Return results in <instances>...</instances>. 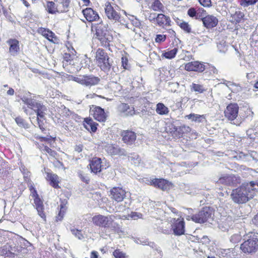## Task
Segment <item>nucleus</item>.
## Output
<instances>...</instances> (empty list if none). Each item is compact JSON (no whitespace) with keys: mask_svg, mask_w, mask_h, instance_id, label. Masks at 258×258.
I'll return each mask as SVG.
<instances>
[{"mask_svg":"<svg viewBox=\"0 0 258 258\" xmlns=\"http://www.w3.org/2000/svg\"><path fill=\"white\" fill-rule=\"evenodd\" d=\"M258 182L251 181L243 184L240 187L233 189L231 194L232 201L237 204L246 203L253 198L258 190Z\"/></svg>","mask_w":258,"mask_h":258,"instance_id":"obj_1","label":"nucleus"},{"mask_svg":"<svg viewBox=\"0 0 258 258\" xmlns=\"http://www.w3.org/2000/svg\"><path fill=\"white\" fill-rule=\"evenodd\" d=\"M116 216L113 215L107 216L102 215H97L92 218V222L97 226L110 229L111 231H116L118 228V225L114 222Z\"/></svg>","mask_w":258,"mask_h":258,"instance_id":"obj_2","label":"nucleus"},{"mask_svg":"<svg viewBox=\"0 0 258 258\" xmlns=\"http://www.w3.org/2000/svg\"><path fill=\"white\" fill-rule=\"evenodd\" d=\"M167 221L170 223L169 228L163 230L164 233L170 234L173 231L175 235H181L184 233V222L183 219L177 218L170 216L167 217Z\"/></svg>","mask_w":258,"mask_h":258,"instance_id":"obj_3","label":"nucleus"},{"mask_svg":"<svg viewBox=\"0 0 258 258\" xmlns=\"http://www.w3.org/2000/svg\"><path fill=\"white\" fill-rule=\"evenodd\" d=\"M96 63L104 72L110 71L112 61L110 60L108 54L102 49L99 48L96 52Z\"/></svg>","mask_w":258,"mask_h":258,"instance_id":"obj_4","label":"nucleus"},{"mask_svg":"<svg viewBox=\"0 0 258 258\" xmlns=\"http://www.w3.org/2000/svg\"><path fill=\"white\" fill-rule=\"evenodd\" d=\"M96 35L104 46L109 45V42L113 39L112 36L109 34L105 26L102 24H99L96 26Z\"/></svg>","mask_w":258,"mask_h":258,"instance_id":"obj_5","label":"nucleus"},{"mask_svg":"<svg viewBox=\"0 0 258 258\" xmlns=\"http://www.w3.org/2000/svg\"><path fill=\"white\" fill-rule=\"evenodd\" d=\"M258 249V238L254 235L248 236V239L240 245V249L244 253H251L255 252Z\"/></svg>","mask_w":258,"mask_h":258,"instance_id":"obj_6","label":"nucleus"},{"mask_svg":"<svg viewBox=\"0 0 258 258\" xmlns=\"http://www.w3.org/2000/svg\"><path fill=\"white\" fill-rule=\"evenodd\" d=\"M213 215L212 210L208 207H204L198 214L191 216L192 220L196 223H203L206 222Z\"/></svg>","mask_w":258,"mask_h":258,"instance_id":"obj_7","label":"nucleus"},{"mask_svg":"<svg viewBox=\"0 0 258 258\" xmlns=\"http://www.w3.org/2000/svg\"><path fill=\"white\" fill-rule=\"evenodd\" d=\"M73 80L86 86L95 85L100 81L99 78L93 76H82L74 77Z\"/></svg>","mask_w":258,"mask_h":258,"instance_id":"obj_8","label":"nucleus"},{"mask_svg":"<svg viewBox=\"0 0 258 258\" xmlns=\"http://www.w3.org/2000/svg\"><path fill=\"white\" fill-rule=\"evenodd\" d=\"M238 109L237 104H229L224 111L225 117L229 120L233 121L238 116Z\"/></svg>","mask_w":258,"mask_h":258,"instance_id":"obj_9","label":"nucleus"},{"mask_svg":"<svg viewBox=\"0 0 258 258\" xmlns=\"http://www.w3.org/2000/svg\"><path fill=\"white\" fill-rule=\"evenodd\" d=\"M240 182V179L233 175H225L220 177L217 183L229 186H235Z\"/></svg>","mask_w":258,"mask_h":258,"instance_id":"obj_10","label":"nucleus"},{"mask_svg":"<svg viewBox=\"0 0 258 258\" xmlns=\"http://www.w3.org/2000/svg\"><path fill=\"white\" fill-rule=\"evenodd\" d=\"M111 198L117 202H120L125 197L126 192L122 188L114 187L110 191Z\"/></svg>","mask_w":258,"mask_h":258,"instance_id":"obj_11","label":"nucleus"},{"mask_svg":"<svg viewBox=\"0 0 258 258\" xmlns=\"http://www.w3.org/2000/svg\"><path fill=\"white\" fill-rule=\"evenodd\" d=\"M105 150L110 155L126 156V153L124 149L119 148L117 146L107 144L104 147Z\"/></svg>","mask_w":258,"mask_h":258,"instance_id":"obj_12","label":"nucleus"},{"mask_svg":"<svg viewBox=\"0 0 258 258\" xmlns=\"http://www.w3.org/2000/svg\"><path fill=\"white\" fill-rule=\"evenodd\" d=\"M184 69L187 71L203 72L206 69L203 63L198 61H191L185 64Z\"/></svg>","mask_w":258,"mask_h":258,"instance_id":"obj_13","label":"nucleus"},{"mask_svg":"<svg viewBox=\"0 0 258 258\" xmlns=\"http://www.w3.org/2000/svg\"><path fill=\"white\" fill-rule=\"evenodd\" d=\"M105 14L109 19L119 21L120 15L113 9L110 3H107L105 8Z\"/></svg>","mask_w":258,"mask_h":258,"instance_id":"obj_14","label":"nucleus"},{"mask_svg":"<svg viewBox=\"0 0 258 258\" xmlns=\"http://www.w3.org/2000/svg\"><path fill=\"white\" fill-rule=\"evenodd\" d=\"M151 185H153L155 187H158L163 190H167L169 188L170 183L167 180L164 179H153L149 181V183Z\"/></svg>","mask_w":258,"mask_h":258,"instance_id":"obj_15","label":"nucleus"},{"mask_svg":"<svg viewBox=\"0 0 258 258\" xmlns=\"http://www.w3.org/2000/svg\"><path fill=\"white\" fill-rule=\"evenodd\" d=\"M121 136L122 137V141L126 144L132 145L136 140V134L131 131H123Z\"/></svg>","mask_w":258,"mask_h":258,"instance_id":"obj_16","label":"nucleus"},{"mask_svg":"<svg viewBox=\"0 0 258 258\" xmlns=\"http://www.w3.org/2000/svg\"><path fill=\"white\" fill-rule=\"evenodd\" d=\"M9 45V52L11 55H17L20 50L19 42L16 39H11L7 41Z\"/></svg>","mask_w":258,"mask_h":258,"instance_id":"obj_17","label":"nucleus"},{"mask_svg":"<svg viewBox=\"0 0 258 258\" xmlns=\"http://www.w3.org/2000/svg\"><path fill=\"white\" fill-rule=\"evenodd\" d=\"M82 12L86 20L89 22L94 21L99 18L97 13L90 8L83 10Z\"/></svg>","mask_w":258,"mask_h":258,"instance_id":"obj_18","label":"nucleus"},{"mask_svg":"<svg viewBox=\"0 0 258 258\" xmlns=\"http://www.w3.org/2000/svg\"><path fill=\"white\" fill-rule=\"evenodd\" d=\"M204 26L207 28H212L217 26L218 23V19L212 15H208L202 19Z\"/></svg>","mask_w":258,"mask_h":258,"instance_id":"obj_19","label":"nucleus"},{"mask_svg":"<svg viewBox=\"0 0 258 258\" xmlns=\"http://www.w3.org/2000/svg\"><path fill=\"white\" fill-rule=\"evenodd\" d=\"M93 112V115L95 119L100 121L103 122L106 120V115L104 111V109L100 107H95L94 109L92 110Z\"/></svg>","mask_w":258,"mask_h":258,"instance_id":"obj_20","label":"nucleus"},{"mask_svg":"<svg viewBox=\"0 0 258 258\" xmlns=\"http://www.w3.org/2000/svg\"><path fill=\"white\" fill-rule=\"evenodd\" d=\"M91 172L96 174L101 171V159L100 158L95 157L90 161L89 164Z\"/></svg>","mask_w":258,"mask_h":258,"instance_id":"obj_21","label":"nucleus"},{"mask_svg":"<svg viewBox=\"0 0 258 258\" xmlns=\"http://www.w3.org/2000/svg\"><path fill=\"white\" fill-rule=\"evenodd\" d=\"M34 204L38 214L44 221H46V216L44 212V206L43 202L39 197L34 199Z\"/></svg>","mask_w":258,"mask_h":258,"instance_id":"obj_22","label":"nucleus"},{"mask_svg":"<svg viewBox=\"0 0 258 258\" xmlns=\"http://www.w3.org/2000/svg\"><path fill=\"white\" fill-rule=\"evenodd\" d=\"M119 111L124 116H132L135 114V111L133 106H130L125 103H121L118 107Z\"/></svg>","mask_w":258,"mask_h":258,"instance_id":"obj_23","label":"nucleus"},{"mask_svg":"<svg viewBox=\"0 0 258 258\" xmlns=\"http://www.w3.org/2000/svg\"><path fill=\"white\" fill-rule=\"evenodd\" d=\"M156 22L159 26H170V19L168 16L159 14L157 16Z\"/></svg>","mask_w":258,"mask_h":258,"instance_id":"obj_24","label":"nucleus"},{"mask_svg":"<svg viewBox=\"0 0 258 258\" xmlns=\"http://www.w3.org/2000/svg\"><path fill=\"white\" fill-rule=\"evenodd\" d=\"M47 180L50 181V184L53 187L56 188L59 187L58 177L56 174L47 173V176L46 177Z\"/></svg>","mask_w":258,"mask_h":258,"instance_id":"obj_25","label":"nucleus"},{"mask_svg":"<svg viewBox=\"0 0 258 258\" xmlns=\"http://www.w3.org/2000/svg\"><path fill=\"white\" fill-rule=\"evenodd\" d=\"M84 126L89 131L95 132L97 130L96 124L91 118H85L84 121Z\"/></svg>","mask_w":258,"mask_h":258,"instance_id":"obj_26","label":"nucleus"},{"mask_svg":"<svg viewBox=\"0 0 258 258\" xmlns=\"http://www.w3.org/2000/svg\"><path fill=\"white\" fill-rule=\"evenodd\" d=\"M46 10L47 11L52 14H54L56 13H61L59 11V7L57 5L56 6L55 4L53 2H47L46 3Z\"/></svg>","mask_w":258,"mask_h":258,"instance_id":"obj_27","label":"nucleus"},{"mask_svg":"<svg viewBox=\"0 0 258 258\" xmlns=\"http://www.w3.org/2000/svg\"><path fill=\"white\" fill-rule=\"evenodd\" d=\"M58 2L59 11L62 13L69 11L70 0H57Z\"/></svg>","mask_w":258,"mask_h":258,"instance_id":"obj_28","label":"nucleus"},{"mask_svg":"<svg viewBox=\"0 0 258 258\" xmlns=\"http://www.w3.org/2000/svg\"><path fill=\"white\" fill-rule=\"evenodd\" d=\"M30 92L27 93L21 98V100L25 104L27 105L29 108L32 109L36 101L31 98H29L28 97L30 96Z\"/></svg>","mask_w":258,"mask_h":258,"instance_id":"obj_29","label":"nucleus"},{"mask_svg":"<svg viewBox=\"0 0 258 258\" xmlns=\"http://www.w3.org/2000/svg\"><path fill=\"white\" fill-rule=\"evenodd\" d=\"M185 118L188 119H191L193 121L201 122L205 119V116L204 115H199L194 113H191L190 114L185 116Z\"/></svg>","mask_w":258,"mask_h":258,"instance_id":"obj_30","label":"nucleus"},{"mask_svg":"<svg viewBox=\"0 0 258 258\" xmlns=\"http://www.w3.org/2000/svg\"><path fill=\"white\" fill-rule=\"evenodd\" d=\"M156 111L160 115H166L169 110L163 103H159L156 105Z\"/></svg>","mask_w":258,"mask_h":258,"instance_id":"obj_31","label":"nucleus"},{"mask_svg":"<svg viewBox=\"0 0 258 258\" xmlns=\"http://www.w3.org/2000/svg\"><path fill=\"white\" fill-rule=\"evenodd\" d=\"M150 8L154 11H163L164 6L159 0H153Z\"/></svg>","mask_w":258,"mask_h":258,"instance_id":"obj_32","label":"nucleus"},{"mask_svg":"<svg viewBox=\"0 0 258 258\" xmlns=\"http://www.w3.org/2000/svg\"><path fill=\"white\" fill-rule=\"evenodd\" d=\"M190 89L191 91H195L199 93H202L205 91V89L202 85L195 83H192L190 85Z\"/></svg>","mask_w":258,"mask_h":258,"instance_id":"obj_33","label":"nucleus"},{"mask_svg":"<svg viewBox=\"0 0 258 258\" xmlns=\"http://www.w3.org/2000/svg\"><path fill=\"white\" fill-rule=\"evenodd\" d=\"M190 128L188 126L185 125L177 127V137L180 138L183 134H186L190 132Z\"/></svg>","mask_w":258,"mask_h":258,"instance_id":"obj_34","label":"nucleus"},{"mask_svg":"<svg viewBox=\"0 0 258 258\" xmlns=\"http://www.w3.org/2000/svg\"><path fill=\"white\" fill-rule=\"evenodd\" d=\"M41 109H40V110H39L38 111H36V112L37 113V120L39 127H40V128L41 130H42L43 131L44 128L41 125L40 120H39V117L43 118L44 117V115L45 114V112L46 111L47 109H46V107H42V108H41Z\"/></svg>","mask_w":258,"mask_h":258,"instance_id":"obj_35","label":"nucleus"},{"mask_svg":"<svg viewBox=\"0 0 258 258\" xmlns=\"http://www.w3.org/2000/svg\"><path fill=\"white\" fill-rule=\"evenodd\" d=\"M243 16L244 15L242 12L240 11L235 12V13L232 16V19L231 21L236 23H239Z\"/></svg>","mask_w":258,"mask_h":258,"instance_id":"obj_36","label":"nucleus"},{"mask_svg":"<svg viewBox=\"0 0 258 258\" xmlns=\"http://www.w3.org/2000/svg\"><path fill=\"white\" fill-rule=\"evenodd\" d=\"M167 132H169L172 136L177 137V127L175 126L174 124L170 123L166 128Z\"/></svg>","mask_w":258,"mask_h":258,"instance_id":"obj_37","label":"nucleus"},{"mask_svg":"<svg viewBox=\"0 0 258 258\" xmlns=\"http://www.w3.org/2000/svg\"><path fill=\"white\" fill-rule=\"evenodd\" d=\"M177 23L180 27L184 31L187 33L191 32V28L187 23L181 21H179Z\"/></svg>","mask_w":258,"mask_h":258,"instance_id":"obj_38","label":"nucleus"},{"mask_svg":"<svg viewBox=\"0 0 258 258\" xmlns=\"http://www.w3.org/2000/svg\"><path fill=\"white\" fill-rule=\"evenodd\" d=\"M177 51L178 49L177 48H174L173 49L165 52L164 53V56L167 58H173L175 57Z\"/></svg>","mask_w":258,"mask_h":258,"instance_id":"obj_39","label":"nucleus"},{"mask_svg":"<svg viewBox=\"0 0 258 258\" xmlns=\"http://www.w3.org/2000/svg\"><path fill=\"white\" fill-rule=\"evenodd\" d=\"M40 31L43 36H45L49 40H51L54 35L51 31L46 29H41Z\"/></svg>","mask_w":258,"mask_h":258,"instance_id":"obj_40","label":"nucleus"},{"mask_svg":"<svg viewBox=\"0 0 258 258\" xmlns=\"http://www.w3.org/2000/svg\"><path fill=\"white\" fill-rule=\"evenodd\" d=\"M113 255L116 258H128V255L119 249H116L113 252Z\"/></svg>","mask_w":258,"mask_h":258,"instance_id":"obj_41","label":"nucleus"},{"mask_svg":"<svg viewBox=\"0 0 258 258\" xmlns=\"http://www.w3.org/2000/svg\"><path fill=\"white\" fill-rule=\"evenodd\" d=\"M241 239V236L239 234L237 233L232 235L230 237V240L233 243H236L240 241Z\"/></svg>","mask_w":258,"mask_h":258,"instance_id":"obj_42","label":"nucleus"},{"mask_svg":"<svg viewBox=\"0 0 258 258\" xmlns=\"http://www.w3.org/2000/svg\"><path fill=\"white\" fill-rule=\"evenodd\" d=\"M65 213V209L62 206H61L58 215L56 217V221H60L63 219L64 214Z\"/></svg>","mask_w":258,"mask_h":258,"instance_id":"obj_43","label":"nucleus"},{"mask_svg":"<svg viewBox=\"0 0 258 258\" xmlns=\"http://www.w3.org/2000/svg\"><path fill=\"white\" fill-rule=\"evenodd\" d=\"M15 121L17 124L21 127H27V125L24 121V119L21 117H18L15 118Z\"/></svg>","mask_w":258,"mask_h":258,"instance_id":"obj_44","label":"nucleus"},{"mask_svg":"<svg viewBox=\"0 0 258 258\" xmlns=\"http://www.w3.org/2000/svg\"><path fill=\"white\" fill-rule=\"evenodd\" d=\"M71 231L72 234L74 235L76 237H78L79 239H81L83 237V236L80 230H79L75 228H72L71 229Z\"/></svg>","mask_w":258,"mask_h":258,"instance_id":"obj_45","label":"nucleus"},{"mask_svg":"<svg viewBox=\"0 0 258 258\" xmlns=\"http://www.w3.org/2000/svg\"><path fill=\"white\" fill-rule=\"evenodd\" d=\"M42 107L45 106L40 102L36 101L35 103H34V105L32 108V109L36 112L41 109V108H42Z\"/></svg>","mask_w":258,"mask_h":258,"instance_id":"obj_46","label":"nucleus"},{"mask_svg":"<svg viewBox=\"0 0 258 258\" xmlns=\"http://www.w3.org/2000/svg\"><path fill=\"white\" fill-rule=\"evenodd\" d=\"M166 38V35L159 34L157 35L156 37L155 38V41L157 43H160L161 42H163L165 40Z\"/></svg>","mask_w":258,"mask_h":258,"instance_id":"obj_47","label":"nucleus"},{"mask_svg":"<svg viewBox=\"0 0 258 258\" xmlns=\"http://www.w3.org/2000/svg\"><path fill=\"white\" fill-rule=\"evenodd\" d=\"M171 210V212L172 213V214L166 212L165 213L166 215H165L166 219H167V217H169L171 216L172 217H174L175 214L177 213V210L174 208H170L169 209Z\"/></svg>","mask_w":258,"mask_h":258,"instance_id":"obj_48","label":"nucleus"},{"mask_svg":"<svg viewBox=\"0 0 258 258\" xmlns=\"http://www.w3.org/2000/svg\"><path fill=\"white\" fill-rule=\"evenodd\" d=\"M44 151L46 153H48L52 157H55L56 154V152L53 150H52L50 148L48 147H45L44 149Z\"/></svg>","mask_w":258,"mask_h":258,"instance_id":"obj_49","label":"nucleus"},{"mask_svg":"<svg viewBox=\"0 0 258 258\" xmlns=\"http://www.w3.org/2000/svg\"><path fill=\"white\" fill-rule=\"evenodd\" d=\"M199 2L204 7H209L211 4V0H199Z\"/></svg>","mask_w":258,"mask_h":258,"instance_id":"obj_50","label":"nucleus"},{"mask_svg":"<svg viewBox=\"0 0 258 258\" xmlns=\"http://www.w3.org/2000/svg\"><path fill=\"white\" fill-rule=\"evenodd\" d=\"M188 15L190 17H194L196 15V11L194 8H190L187 11Z\"/></svg>","mask_w":258,"mask_h":258,"instance_id":"obj_51","label":"nucleus"},{"mask_svg":"<svg viewBox=\"0 0 258 258\" xmlns=\"http://www.w3.org/2000/svg\"><path fill=\"white\" fill-rule=\"evenodd\" d=\"M209 71L211 75L217 74L218 73V70L214 66L209 67Z\"/></svg>","mask_w":258,"mask_h":258,"instance_id":"obj_52","label":"nucleus"},{"mask_svg":"<svg viewBox=\"0 0 258 258\" xmlns=\"http://www.w3.org/2000/svg\"><path fill=\"white\" fill-rule=\"evenodd\" d=\"M157 16L155 13H151L148 17L149 20L151 22L156 21Z\"/></svg>","mask_w":258,"mask_h":258,"instance_id":"obj_53","label":"nucleus"},{"mask_svg":"<svg viewBox=\"0 0 258 258\" xmlns=\"http://www.w3.org/2000/svg\"><path fill=\"white\" fill-rule=\"evenodd\" d=\"M127 58L125 57H122L121 58V63H122V66L123 67L124 69H126V66L127 64Z\"/></svg>","mask_w":258,"mask_h":258,"instance_id":"obj_54","label":"nucleus"},{"mask_svg":"<svg viewBox=\"0 0 258 258\" xmlns=\"http://www.w3.org/2000/svg\"><path fill=\"white\" fill-rule=\"evenodd\" d=\"M133 155L134 156H134L130 157V159L131 160H133L134 159H136L137 160V161L135 162V164L139 163L140 160L139 159L138 155H135V154H134Z\"/></svg>","mask_w":258,"mask_h":258,"instance_id":"obj_55","label":"nucleus"},{"mask_svg":"<svg viewBox=\"0 0 258 258\" xmlns=\"http://www.w3.org/2000/svg\"><path fill=\"white\" fill-rule=\"evenodd\" d=\"M257 1L258 0H245V3L246 4V6H249L254 5Z\"/></svg>","mask_w":258,"mask_h":258,"instance_id":"obj_56","label":"nucleus"},{"mask_svg":"<svg viewBox=\"0 0 258 258\" xmlns=\"http://www.w3.org/2000/svg\"><path fill=\"white\" fill-rule=\"evenodd\" d=\"M31 196L34 199L39 197L35 188H33V190L31 191Z\"/></svg>","mask_w":258,"mask_h":258,"instance_id":"obj_57","label":"nucleus"},{"mask_svg":"<svg viewBox=\"0 0 258 258\" xmlns=\"http://www.w3.org/2000/svg\"><path fill=\"white\" fill-rule=\"evenodd\" d=\"M83 147V146L81 144L76 145L75 147V150L78 152H81L82 151Z\"/></svg>","mask_w":258,"mask_h":258,"instance_id":"obj_58","label":"nucleus"},{"mask_svg":"<svg viewBox=\"0 0 258 258\" xmlns=\"http://www.w3.org/2000/svg\"><path fill=\"white\" fill-rule=\"evenodd\" d=\"M140 215H142L141 214H138L137 213H132L131 214V217L132 218L134 219V220L137 219L138 218H140Z\"/></svg>","mask_w":258,"mask_h":258,"instance_id":"obj_59","label":"nucleus"},{"mask_svg":"<svg viewBox=\"0 0 258 258\" xmlns=\"http://www.w3.org/2000/svg\"><path fill=\"white\" fill-rule=\"evenodd\" d=\"M252 222L255 225H258V213L253 218Z\"/></svg>","mask_w":258,"mask_h":258,"instance_id":"obj_60","label":"nucleus"},{"mask_svg":"<svg viewBox=\"0 0 258 258\" xmlns=\"http://www.w3.org/2000/svg\"><path fill=\"white\" fill-rule=\"evenodd\" d=\"M14 94V90L12 88H10L7 91V94L9 95H13Z\"/></svg>","mask_w":258,"mask_h":258,"instance_id":"obj_61","label":"nucleus"},{"mask_svg":"<svg viewBox=\"0 0 258 258\" xmlns=\"http://www.w3.org/2000/svg\"><path fill=\"white\" fill-rule=\"evenodd\" d=\"M91 258H98V253L96 251H92L91 253Z\"/></svg>","mask_w":258,"mask_h":258,"instance_id":"obj_62","label":"nucleus"},{"mask_svg":"<svg viewBox=\"0 0 258 258\" xmlns=\"http://www.w3.org/2000/svg\"><path fill=\"white\" fill-rule=\"evenodd\" d=\"M79 176H80V177L81 178V179L83 181L86 182H87V181H88V180L86 178V177H85L84 176H83L81 173H80Z\"/></svg>","mask_w":258,"mask_h":258,"instance_id":"obj_63","label":"nucleus"},{"mask_svg":"<svg viewBox=\"0 0 258 258\" xmlns=\"http://www.w3.org/2000/svg\"><path fill=\"white\" fill-rule=\"evenodd\" d=\"M23 1V4H24V5L27 7H29V3L25 0H22Z\"/></svg>","mask_w":258,"mask_h":258,"instance_id":"obj_64","label":"nucleus"}]
</instances>
